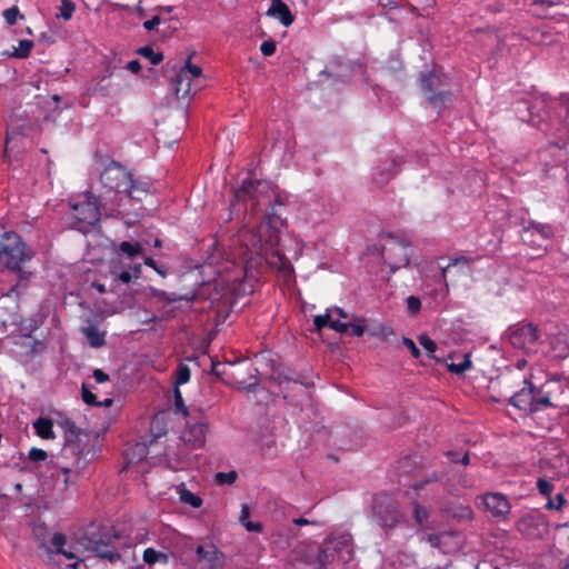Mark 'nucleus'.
<instances>
[{"mask_svg":"<svg viewBox=\"0 0 569 569\" xmlns=\"http://www.w3.org/2000/svg\"><path fill=\"white\" fill-rule=\"evenodd\" d=\"M500 385L510 393L507 398L508 403L519 410L535 413L557 407L551 402V391L545 389L546 385L535 386L531 375H519L515 370H508L501 375Z\"/></svg>","mask_w":569,"mask_h":569,"instance_id":"1","label":"nucleus"},{"mask_svg":"<svg viewBox=\"0 0 569 569\" xmlns=\"http://www.w3.org/2000/svg\"><path fill=\"white\" fill-rule=\"evenodd\" d=\"M59 426L64 432L67 443L57 457L56 468L66 476L64 485L68 486L70 477L79 476L84 469L87 460L79 451L78 445L73 443V440L80 433V429L76 426L74 421L69 418H64L59 422Z\"/></svg>","mask_w":569,"mask_h":569,"instance_id":"2","label":"nucleus"},{"mask_svg":"<svg viewBox=\"0 0 569 569\" xmlns=\"http://www.w3.org/2000/svg\"><path fill=\"white\" fill-rule=\"evenodd\" d=\"M32 258L30 249L16 232H4L0 241V266L20 270L21 264Z\"/></svg>","mask_w":569,"mask_h":569,"instance_id":"3","label":"nucleus"},{"mask_svg":"<svg viewBox=\"0 0 569 569\" xmlns=\"http://www.w3.org/2000/svg\"><path fill=\"white\" fill-rule=\"evenodd\" d=\"M372 515L385 529H395L403 521V513L397 499L388 493H378L373 499Z\"/></svg>","mask_w":569,"mask_h":569,"instance_id":"4","label":"nucleus"},{"mask_svg":"<svg viewBox=\"0 0 569 569\" xmlns=\"http://www.w3.org/2000/svg\"><path fill=\"white\" fill-rule=\"evenodd\" d=\"M450 82L447 74L440 70H431L421 78L422 92L427 101L435 108L440 109L450 96Z\"/></svg>","mask_w":569,"mask_h":569,"instance_id":"5","label":"nucleus"},{"mask_svg":"<svg viewBox=\"0 0 569 569\" xmlns=\"http://www.w3.org/2000/svg\"><path fill=\"white\" fill-rule=\"evenodd\" d=\"M234 198L237 201H250L251 211H257L260 207L270 204V186L264 180H256L248 177L243 179L239 188L234 189Z\"/></svg>","mask_w":569,"mask_h":569,"instance_id":"6","label":"nucleus"},{"mask_svg":"<svg viewBox=\"0 0 569 569\" xmlns=\"http://www.w3.org/2000/svg\"><path fill=\"white\" fill-rule=\"evenodd\" d=\"M509 341L512 347L526 353H536L540 347V331L532 323H518L509 328Z\"/></svg>","mask_w":569,"mask_h":569,"instance_id":"7","label":"nucleus"},{"mask_svg":"<svg viewBox=\"0 0 569 569\" xmlns=\"http://www.w3.org/2000/svg\"><path fill=\"white\" fill-rule=\"evenodd\" d=\"M409 242H406L392 234L388 236V242L382 247L381 257L385 263L390 267L391 272H396L400 268L409 266Z\"/></svg>","mask_w":569,"mask_h":569,"instance_id":"8","label":"nucleus"},{"mask_svg":"<svg viewBox=\"0 0 569 569\" xmlns=\"http://www.w3.org/2000/svg\"><path fill=\"white\" fill-rule=\"evenodd\" d=\"M66 536L62 533H54L50 540V545L46 540H41V546L49 552L51 559L58 565L60 569H78L82 560L77 558L74 553L64 549Z\"/></svg>","mask_w":569,"mask_h":569,"instance_id":"9","label":"nucleus"},{"mask_svg":"<svg viewBox=\"0 0 569 569\" xmlns=\"http://www.w3.org/2000/svg\"><path fill=\"white\" fill-rule=\"evenodd\" d=\"M72 211L80 231H86L89 227L94 226L101 216L98 199L89 194L84 196L83 201L74 203Z\"/></svg>","mask_w":569,"mask_h":569,"instance_id":"10","label":"nucleus"},{"mask_svg":"<svg viewBox=\"0 0 569 569\" xmlns=\"http://www.w3.org/2000/svg\"><path fill=\"white\" fill-rule=\"evenodd\" d=\"M132 173L128 171L119 162L111 161L106 164L103 171L100 173V181L109 191L124 192L130 183Z\"/></svg>","mask_w":569,"mask_h":569,"instance_id":"11","label":"nucleus"},{"mask_svg":"<svg viewBox=\"0 0 569 569\" xmlns=\"http://www.w3.org/2000/svg\"><path fill=\"white\" fill-rule=\"evenodd\" d=\"M553 237V229L548 223L529 221L523 228L522 241L537 250H545Z\"/></svg>","mask_w":569,"mask_h":569,"instance_id":"12","label":"nucleus"},{"mask_svg":"<svg viewBox=\"0 0 569 569\" xmlns=\"http://www.w3.org/2000/svg\"><path fill=\"white\" fill-rule=\"evenodd\" d=\"M240 241L244 247L243 256L246 258L244 273L246 277L249 272V266L258 263L257 260H261V252L263 249L264 240L262 236L256 232L253 229H244L239 234Z\"/></svg>","mask_w":569,"mask_h":569,"instance_id":"13","label":"nucleus"},{"mask_svg":"<svg viewBox=\"0 0 569 569\" xmlns=\"http://www.w3.org/2000/svg\"><path fill=\"white\" fill-rule=\"evenodd\" d=\"M194 53L190 54L184 63V66L180 69V71L176 76V94L184 98L190 93L191 90V80L199 78L201 76V68L199 66L191 63V58Z\"/></svg>","mask_w":569,"mask_h":569,"instance_id":"14","label":"nucleus"},{"mask_svg":"<svg viewBox=\"0 0 569 569\" xmlns=\"http://www.w3.org/2000/svg\"><path fill=\"white\" fill-rule=\"evenodd\" d=\"M483 503L491 516L499 519H506L511 510L508 498L500 492L486 493Z\"/></svg>","mask_w":569,"mask_h":569,"instance_id":"15","label":"nucleus"},{"mask_svg":"<svg viewBox=\"0 0 569 569\" xmlns=\"http://www.w3.org/2000/svg\"><path fill=\"white\" fill-rule=\"evenodd\" d=\"M208 430V423L204 421L189 422L182 433V439L194 449L202 448L206 443Z\"/></svg>","mask_w":569,"mask_h":569,"instance_id":"16","label":"nucleus"},{"mask_svg":"<svg viewBox=\"0 0 569 569\" xmlns=\"http://www.w3.org/2000/svg\"><path fill=\"white\" fill-rule=\"evenodd\" d=\"M91 551L100 559L114 563L121 560V555L111 541V538L99 539L92 542Z\"/></svg>","mask_w":569,"mask_h":569,"instance_id":"17","label":"nucleus"},{"mask_svg":"<svg viewBox=\"0 0 569 569\" xmlns=\"http://www.w3.org/2000/svg\"><path fill=\"white\" fill-rule=\"evenodd\" d=\"M267 14L278 19L284 27L291 26L295 21L289 7L282 0H272Z\"/></svg>","mask_w":569,"mask_h":569,"instance_id":"18","label":"nucleus"},{"mask_svg":"<svg viewBox=\"0 0 569 569\" xmlns=\"http://www.w3.org/2000/svg\"><path fill=\"white\" fill-rule=\"evenodd\" d=\"M124 192L130 199L141 201L149 193V186L144 182L136 181L131 177L130 183Z\"/></svg>","mask_w":569,"mask_h":569,"instance_id":"19","label":"nucleus"},{"mask_svg":"<svg viewBox=\"0 0 569 569\" xmlns=\"http://www.w3.org/2000/svg\"><path fill=\"white\" fill-rule=\"evenodd\" d=\"M33 428L41 439H54L52 420L41 417L33 422Z\"/></svg>","mask_w":569,"mask_h":569,"instance_id":"20","label":"nucleus"},{"mask_svg":"<svg viewBox=\"0 0 569 569\" xmlns=\"http://www.w3.org/2000/svg\"><path fill=\"white\" fill-rule=\"evenodd\" d=\"M196 553L200 561L213 563L218 556V549L212 542H206L197 546Z\"/></svg>","mask_w":569,"mask_h":569,"instance_id":"21","label":"nucleus"},{"mask_svg":"<svg viewBox=\"0 0 569 569\" xmlns=\"http://www.w3.org/2000/svg\"><path fill=\"white\" fill-rule=\"evenodd\" d=\"M396 166H398V161L392 160L391 163L377 168V171L373 174L375 182L379 186L388 183L396 174V172H391V167Z\"/></svg>","mask_w":569,"mask_h":569,"instance_id":"22","label":"nucleus"},{"mask_svg":"<svg viewBox=\"0 0 569 569\" xmlns=\"http://www.w3.org/2000/svg\"><path fill=\"white\" fill-rule=\"evenodd\" d=\"M149 452L146 443L137 442L126 452V457L129 463H137L143 460Z\"/></svg>","mask_w":569,"mask_h":569,"instance_id":"23","label":"nucleus"},{"mask_svg":"<svg viewBox=\"0 0 569 569\" xmlns=\"http://www.w3.org/2000/svg\"><path fill=\"white\" fill-rule=\"evenodd\" d=\"M83 333L92 348H100L106 342L104 332L93 326L84 328Z\"/></svg>","mask_w":569,"mask_h":569,"instance_id":"24","label":"nucleus"},{"mask_svg":"<svg viewBox=\"0 0 569 569\" xmlns=\"http://www.w3.org/2000/svg\"><path fill=\"white\" fill-rule=\"evenodd\" d=\"M142 559L149 566H153L157 562L168 563V561H169V557L167 553L157 551L153 548L144 549Z\"/></svg>","mask_w":569,"mask_h":569,"instance_id":"25","label":"nucleus"},{"mask_svg":"<svg viewBox=\"0 0 569 569\" xmlns=\"http://www.w3.org/2000/svg\"><path fill=\"white\" fill-rule=\"evenodd\" d=\"M141 57L150 60L151 64L157 66L163 60V54L160 51H154L151 46H144L137 50Z\"/></svg>","mask_w":569,"mask_h":569,"instance_id":"26","label":"nucleus"},{"mask_svg":"<svg viewBox=\"0 0 569 569\" xmlns=\"http://www.w3.org/2000/svg\"><path fill=\"white\" fill-rule=\"evenodd\" d=\"M179 498L183 503L190 505L193 508H200L202 506V499L186 488L179 491Z\"/></svg>","mask_w":569,"mask_h":569,"instance_id":"27","label":"nucleus"},{"mask_svg":"<svg viewBox=\"0 0 569 569\" xmlns=\"http://www.w3.org/2000/svg\"><path fill=\"white\" fill-rule=\"evenodd\" d=\"M119 250L129 258H134L142 252V246L139 242L122 241Z\"/></svg>","mask_w":569,"mask_h":569,"instance_id":"28","label":"nucleus"},{"mask_svg":"<svg viewBox=\"0 0 569 569\" xmlns=\"http://www.w3.org/2000/svg\"><path fill=\"white\" fill-rule=\"evenodd\" d=\"M191 370L187 365L180 363L176 372V387L184 385L190 380Z\"/></svg>","mask_w":569,"mask_h":569,"instance_id":"29","label":"nucleus"},{"mask_svg":"<svg viewBox=\"0 0 569 569\" xmlns=\"http://www.w3.org/2000/svg\"><path fill=\"white\" fill-rule=\"evenodd\" d=\"M412 517H413L415 521L421 528L423 526L425 521L429 518V511L427 508L422 507L420 503L415 502Z\"/></svg>","mask_w":569,"mask_h":569,"instance_id":"30","label":"nucleus"},{"mask_svg":"<svg viewBox=\"0 0 569 569\" xmlns=\"http://www.w3.org/2000/svg\"><path fill=\"white\" fill-rule=\"evenodd\" d=\"M140 272H141V266L136 264L132 268V272L129 270H122L116 276V278H117V280H119L122 283H129L133 277L139 278Z\"/></svg>","mask_w":569,"mask_h":569,"instance_id":"31","label":"nucleus"},{"mask_svg":"<svg viewBox=\"0 0 569 569\" xmlns=\"http://www.w3.org/2000/svg\"><path fill=\"white\" fill-rule=\"evenodd\" d=\"M448 370L452 373H463L471 367V360L468 355L463 356V360L459 363H448Z\"/></svg>","mask_w":569,"mask_h":569,"instance_id":"32","label":"nucleus"},{"mask_svg":"<svg viewBox=\"0 0 569 569\" xmlns=\"http://www.w3.org/2000/svg\"><path fill=\"white\" fill-rule=\"evenodd\" d=\"M32 47L33 42L31 40H20L19 46L18 48H16L13 54L14 57L20 59L27 58L30 54Z\"/></svg>","mask_w":569,"mask_h":569,"instance_id":"33","label":"nucleus"},{"mask_svg":"<svg viewBox=\"0 0 569 569\" xmlns=\"http://www.w3.org/2000/svg\"><path fill=\"white\" fill-rule=\"evenodd\" d=\"M418 341L423 347V349L428 352L429 357L432 359H436L433 353L437 350V343L431 338H429L427 335H420L418 337Z\"/></svg>","mask_w":569,"mask_h":569,"instance_id":"34","label":"nucleus"},{"mask_svg":"<svg viewBox=\"0 0 569 569\" xmlns=\"http://www.w3.org/2000/svg\"><path fill=\"white\" fill-rule=\"evenodd\" d=\"M553 485L545 479V478H539L537 480V489L539 491L540 495H542L543 497H546L548 500L551 499V495H552V491H553Z\"/></svg>","mask_w":569,"mask_h":569,"instance_id":"35","label":"nucleus"},{"mask_svg":"<svg viewBox=\"0 0 569 569\" xmlns=\"http://www.w3.org/2000/svg\"><path fill=\"white\" fill-rule=\"evenodd\" d=\"M74 10H76V6L71 0H61L60 17L64 21H68L72 18Z\"/></svg>","mask_w":569,"mask_h":569,"instance_id":"36","label":"nucleus"},{"mask_svg":"<svg viewBox=\"0 0 569 569\" xmlns=\"http://www.w3.org/2000/svg\"><path fill=\"white\" fill-rule=\"evenodd\" d=\"M214 478L218 485H232L237 480L238 475L236 471L217 472Z\"/></svg>","mask_w":569,"mask_h":569,"instance_id":"37","label":"nucleus"},{"mask_svg":"<svg viewBox=\"0 0 569 569\" xmlns=\"http://www.w3.org/2000/svg\"><path fill=\"white\" fill-rule=\"evenodd\" d=\"M471 262H472V259L469 257H466V256L455 257L450 260V262L447 266L442 267V277L446 278L447 272L449 271V269L451 267L458 266V264L469 266Z\"/></svg>","mask_w":569,"mask_h":569,"instance_id":"38","label":"nucleus"},{"mask_svg":"<svg viewBox=\"0 0 569 569\" xmlns=\"http://www.w3.org/2000/svg\"><path fill=\"white\" fill-rule=\"evenodd\" d=\"M81 397H82V401L86 403V405H89V406H94V407H101V402H99L97 400V397L94 393H92L89 388L87 387V385H82V388H81Z\"/></svg>","mask_w":569,"mask_h":569,"instance_id":"39","label":"nucleus"},{"mask_svg":"<svg viewBox=\"0 0 569 569\" xmlns=\"http://www.w3.org/2000/svg\"><path fill=\"white\" fill-rule=\"evenodd\" d=\"M567 503V500L565 498V496L562 493H558L555 499H549L546 503V508L551 510V509H555V510H561L565 505Z\"/></svg>","mask_w":569,"mask_h":569,"instance_id":"40","label":"nucleus"},{"mask_svg":"<svg viewBox=\"0 0 569 569\" xmlns=\"http://www.w3.org/2000/svg\"><path fill=\"white\" fill-rule=\"evenodd\" d=\"M174 406L178 412H181L184 417L189 415L188 408L182 399V393L178 387H174Z\"/></svg>","mask_w":569,"mask_h":569,"instance_id":"41","label":"nucleus"},{"mask_svg":"<svg viewBox=\"0 0 569 569\" xmlns=\"http://www.w3.org/2000/svg\"><path fill=\"white\" fill-rule=\"evenodd\" d=\"M331 317L329 315H317L313 318V325L317 331H321L325 327L330 328Z\"/></svg>","mask_w":569,"mask_h":569,"instance_id":"42","label":"nucleus"},{"mask_svg":"<svg viewBox=\"0 0 569 569\" xmlns=\"http://www.w3.org/2000/svg\"><path fill=\"white\" fill-rule=\"evenodd\" d=\"M277 43L273 40H266L260 46V51L264 57H270L276 52Z\"/></svg>","mask_w":569,"mask_h":569,"instance_id":"43","label":"nucleus"},{"mask_svg":"<svg viewBox=\"0 0 569 569\" xmlns=\"http://www.w3.org/2000/svg\"><path fill=\"white\" fill-rule=\"evenodd\" d=\"M28 457H29V459H30L31 461H36V462H38V461H43V460H46V459H47V457H48V453H47V451H44L43 449L34 448V447H33V448H31V449L29 450V455H28Z\"/></svg>","mask_w":569,"mask_h":569,"instance_id":"44","label":"nucleus"},{"mask_svg":"<svg viewBox=\"0 0 569 569\" xmlns=\"http://www.w3.org/2000/svg\"><path fill=\"white\" fill-rule=\"evenodd\" d=\"M407 309L412 315L417 313L421 309L420 299L415 296H409L407 298Z\"/></svg>","mask_w":569,"mask_h":569,"instance_id":"45","label":"nucleus"},{"mask_svg":"<svg viewBox=\"0 0 569 569\" xmlns=\"http://www.w3.org/2000/svg\"><path fill=\"white\" fill-rule=\"evenodd\" d=\"M402 343L410 350L411 352V356L413 358H419L420 356V350L419 348L416 346L415 341L410 338H407V337H403L402 338Z\"/></svg>","mask_w":569,"mask_h":569,"instance_id":"46","label":"nucleus"},{"mask_svg":"<svg viewBox=\"0 0 569 569\" xmlns=\"http://www.w3.org/2000/svg\"><path fill=\"white\" fill-rule=\"evenodd\" d=\"M330 328L333 329L337 332L346 333V332H349V322H342L340 320H332L331 319Z\"/></svg>","mask_w":569,"mask_h":569,"instance_id":"47","label":"nucleus"},{"mask_svg":"<svg viewBox=\"0 0 569 569\" xmlns=\"http://www.w3.org/2000/svg\"><path fill=\"white\" fill-rule=\"evenodd\" d=\"M19 11L16 7H12V8H9L4 11L3 16H4V19L6 21L9 23V24H16L17 22V16H18Z\"/></svg>","mask_w":569,"mask_h":569,"instance_id":"48","label":"nucleus"},{"mask_svg":"<svg viewBox=\"0 0 569 569\" xmlns=\"http://www.w3.org/2000/svg\"><path fill=\"white\" fill-rule=\"evenodd\" d=\"M366 326L361 323H350L349 322V332L353 337H361L365 333Z\"/></svg>","mask_w":569,"mask_h":569,"instance_id":"49","label":"nucleus"},{"mask_svg":"<svg viewBox=\"0 0 569 569\" xmlns=\"http://www.w3.org/2000/svg\"><path fill=\"white\" fill-rule=\"evenodd\" d=\"M242 526L249 532H261L262 531L261 522H253V521L249 520V521H246Z\"/></svg>","mask_w":569,"mask_h":569,"instance_id":"50","label":"nucleus"},{"mask_svg":"<svg viewBox=\"0 0 569 569\" xmlns=\"http://www.w3.org/2000/svg\"><path fill=\"white\" fill-rule=\"evenodd\" d=\"M562 108L565 109L563 124L569 132V96L563 98Z\"/></svg>","mask_w":569,"mask_h":569,"instance_id":"51","label":"nucleus"},{"mask_svg":"<svg viewBox=\"0 0 569 569\" xmlns=\"http://www.w3.org/2000/svg\"><path fill=\"white\" fill-rule=\"evenodd\" d=\"M160 23H161V18L159 16H154L152 19L143 22V28L148 31H151Z\"/></svg>","mask_w":569,"mask_h":569,"instance_id":"52","label":"nucleus"},{"mask_svg":"<svg viewBox=\"0 0 569 569\" xmlns=\"http://www.w3.org/2000/svg\"><path fill=\"white\" fill-rule=\"evenodd\" d=\"M427 540L432 548H440L441 546V536L438 533H429Z\"/></svg>","mask_w":569,"mask_h":569,"instance_id":"53","label":"nucleus"},{"mask_svg":"<svg viewBox=\"0 0 569 569\" xmlns=\"http://www.w3.org/2000/svg\"><path fill=\"white\" fill-rule=\"evenodd\" d=\"M93 378L98 383H104L109 381V376L101 369H94Z\"/></svg>","mask_w":569,"mask_h":569,"instance_id":"54","label":"nucleus"},{"mask_svg":"<svg viewBox=\"0 0 569 569\" xmlns=\"http://www.w3.org/2000/svg\"><path fill=\"white\" fill-rule=\"evenodd\" d=\"M250 517V508L247 503L241 505V512L239 517V521L241 525H243L246 521H249Z\"/></svg>","mask_w":569,"mask_h":569,"instance_id":"55","label":"nucleus"},{"mask_svg":"<svg viewBox=\"0 0 569 569\" xmlns=\"http://www.w3.org/2000/svg\"><path fill=\"white\" fill-rule=\"evenodd\" d=\"M18 136L19 134H16L13 131H10V130L7 131L6 149H4L6 153L8 152L10 144H12L17 140Z\"/></svg>","mask_w":569,"mask_h":569,"instance_id":"56","label":"nucleus"},{"mask_svg":"<svg viewBox=\"0 0 569 569\" xmlns=\"http://www.w3.org/2000/svg\"><path fill=\"white\" fill-rule=\"evenodd\" d=\"M127 69L132 73H138L141 70V64L139 60L134 59L128 62Z\"/></svg>","mask_w":569,"mask_h":569,"instance_id":"57","label":"nucleus"},{"mask_svg":"<svg viewBox=\"0 0 569 569\" xmlns=\"http://www.w3.org/2000/svg\"><path fill=\"white\" fill-rule=\"evenodd\" d=\"M526 366H527V360L526 359H519V360H517V362H516L513 368L507 369L506 371L515 370L516 372H519V375H523L522 370H523V368Z\"/></svg>","mask_w":569,"mask_h":569,"instance_id":"58","label":"nucleus"},{"mask_svg":"<svg viewBox=\"0 0 569 569\" xmlns=\"http://www.w3.org/2000/svg\"><path fill=\"white\" fill-rule=\"evenodd\" d=\"M220 366H221L220 362L211 359V373L217 377H221L223 375V372L220 370V368H219Z\"/></svg>","mask_w":569,"mask_h":569,"instance_id":"59","label":"nucleus"},{"mask_svg":"<svg viewBox=\"0 0 569 569\" xmlns=\"http://www.w3.org/2000/svg\"><path fill=\"white\" fill-rule=\"evenodd\" d=\"M472 509L470 507H461L460 508V513L458 515V517L460 518H466V519H471L472 518Z\"/></svg>","mask_w":569,"mask_h":569,"instance_id":"60","label":"nucleus"},{"mask_svg":"<svg viewBox=\"0 0 569 569\" xmlns=\"http://www.w3.org/2000/svg\"><path fill=\"white\" fill-rule=\"evenodd\" d=\"M293 525L298 526V527H301V526H307V525H315L316 522L315 521H310L306 518H296L292 520Z\"/></svg>","mask_w":569,"mask_h":569,"instance_id":"61","label":"nucleus"},{"mask_svg":"<svg viewBox=\"0 0 569 569\" xmlns=\"http://www.w3.org/2000/svg\"><path fill=\"white\" fill-rule=\"evenodd\" d=\"M378 4L383 8H395L397 7V0H378Z\"/></svg>","mask_w":569,"mask_h":569,"instance_id":"62","label":"nucleus"},{"mask_svg":"<svg viewBox=\"0 0 569 569\" xmlns=\"http://www.w3.org/2000/svg\"><path fill=\"white\" fill-rule=\"evenodd\" d=\"M535 6H541V7H552L556 3L551 0H533L532 2Z\"/></svg>","mask_w":569,"mask_h":569,"instance_id":"63","label":"nucleus"},{"mask_svg":"<svg viewBox=\"0 0 569 569\" xmlns=\"http://www.w3.org/2000/svg\"><path fill=\"white\" fill-rule=\"evenodd\" d=\"M446 456L452 461V462H459V453L457 451H447Z\"/></svg>","mask_w":569,"mask_h":569,"instance_id":"64","label":"nucleus"}]
</instances>
